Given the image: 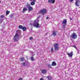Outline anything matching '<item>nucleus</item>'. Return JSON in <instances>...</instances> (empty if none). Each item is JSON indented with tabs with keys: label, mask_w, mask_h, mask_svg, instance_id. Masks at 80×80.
<instances>
[{
	"label": "nucleus",
	"mask_w": 80,
	"mask_h": 80,
	"mask_svg": "<svg viewBox=\"0 0 80 80\" xmlns=\"http://www.w3.org/2000/svg\"><path fill=\"white\" fill-rule=\"evenodd\" d=\"M15 36L13 39L14 40V42L17 41L19 40V37H20V35L21 34V31L19 30H17Z\"/></svg>",
	"instance_id": "f257e3e1"
},
{
	"label": "nucleus",
	"mask_w": 80,
	"mask_h": 80,
	"mask_svg": "<svg viewBox=\"0 0 80 80\" xmlns=\"http://www.w3.org/2000/svg\"><path fill=\"white\" fill-rule=\"evenodd\" d=\"M33 25L34 27H36V28H40V24L38 23V22H35L33 23Z\"/></svg>",
	"instance_id": "f03ea898"
},
{
	"label": "nucleus",
	"mask_w": 80,
	"mask_h": 80,
	"mask_svg": "<svg viewBox=\"0 0 80 80\" xmlns=\"http://www.w3.org/2000/svg\"><path fill=\"white\" fill-rule=\"evenodd\" d=\"M47 12V9H43L40 10V13L42 14V15H44V14L46 13Z\"/></svg>",
	"instance_id": "7ed1b4c3"
},
{
	"label": "nucleus",
	"mask_w": 80,
	"mask_h": 80,
	"mask_svg": "<svg viewBox=\"0 0 80 80\" xmlns=\"http://www.w3.org/2000/svg\"><path fill=\"white\" fill-rule=\"evenodd\" d=\"M63 28H65L67 25V20L65 19H64L63 20L62 23Z\"/></svg>",
	"instance_id": "20e7f679"
},
{
	"label": "nucleus",
	"mask_w": 80,
	"mask_h": 80,
	"mask_svg": "<svg viewBox=\"0 0 80 80\" xmlns=\"http://www.w3.org/2000/svg\"><path fill=\"white\" fill-rule=\"evenodd\" d=\"M75 4L77 7H79L80 5V1L79 0H76L75 2Z\"/></svg>",
	"instance_id": "39448f33"
},
{
	"label": "nucleus",
	"mask_w": 80,
	"mask_h": 80,
	"mask_svg": "<svg viewBox=\"0 0 80 80\" xmlns=\"http://www.w3.org/2000/svg\"><path fill=\"white\" fill-rule=\"evenodd\" d=\"M71 37L73 39H75V38H77V35L75 33H74L72 34Z\"/></svg>",
	"instance_id": "423d86ee"
},
{
	"label": "nucleus",
	"mask_w": 80,
	"mask_h": 80,
	"mask_svg": "<svg viewBox=\"0 0 80 80\" xmlns=\"http://www.w3.org/2000/svg\"><path fill=\"white\" fill-rule=\"evenodd\" d=\"M58 44L57 43H56L54 45V49L55 50H58Z\"/></svg>",
	"instance_id": "0eeeda50"
},
{
	"label": "nucleus",
	"mask_w": 80,
	"mask_h": 80,
	"mask_svg": "<svg viewBox=\"0 0 80 80\" xmlns=\"http://www.w3.org/2000/svg\"><path fill=\"white\" fill-rule=\"evenodd\" d=\"M48 2L49 3H54L55 0H48Z\"/></svg>",
	"instance_id": "6e6552de"
},
{
	"label": "nucleus",
	"mask_w": 80,
	"mask_h": 80,
	"mask_svg": "<svg viewBox=\"0 0 80 80\" xmlns=\"http://www.w3.org/2000/svg\"><path fill=\"white\" fill-rule=\"evenodd\" d=\"M68 55L70 57H72L73 55V52H72L71 53H68Z\"/></svg>",
	"instance_id": "1a4fd4ad"
},
{
	"label": "nucleus",
	"mask_w": 80,
	"mask_h": 80,
	"mask_svg": "<svg viewBox=\"0 0 80 80\" xmlns=\"http://www.w3.org/2000/svg\"><path fill=\"white\" fill-rule=\"evenodd\" d=\"M32 10H33V8L31 6L28 8V10L29 11H32Z\"/></svg>",
	"instance_id": "9d476101"
},
{
	"label": "nucleus",
	"mask_w": 80,
	"mask_h": 80,
	"mask_svg": "<svg viewBox=\"0 0 80 80\" xmlns=\"http://www.w3.org/2000/svg\"><path fill=\"white\" fill-rule=\"evenodd\" d=\"M27 8H24L23 9V11H22V13H24L25 11H27Z\"/></svg>",
	"instance_id": "9b49d317"
},
{
	"label": "nucleus",
	"mask_w": 80,
	"mask_h": 80,
	"mask_svg": "<svg viewBox=\"0 0 80 80\" xmlns=\"http://www.w3.org/2000/svg\"><path fill=\"white\" fill-rule=\"evenodd\" d=\"M52 34L53 35H54V37L55 36H56L57 35V34L56 33V32L55 31H53V32H52Z\"/></svg>",
	"instance_id": "f8f14e48"
},
{
	"label": "nucleus",
	"mask_w": 80,
	"mask_h": 80,
	"mask_svg": "<svg viewBox=\"0 0 80 80\" xmlns=\"http://www.w3.org/2000/svg\"><path fill=\"white\" fill-rule=\"evenodd\" d=\"M42 73H47V71L45 70H42Z\"/></svg>",
	"instance_id": "ddd939ff"
},
{
	"label": "nucleus",
	"mask_w": 80,
	"mask_h": 80,
	"mask_svg": "<svg viewBox=\"0 0 80 80\" xmlns=\"http://www.w3.org/2000/svg\"><path fill=\"white\" fill-rule=\"evenodd\" d=\"M46 78H48V80H52V77L50 76H48L47 77H46Z\"/></svg>",
	"instance_id": "4468645a"
},
{
	"label": "nucleus",
	"mask_w": 80,
	"mask_h": 80,
	"mask_svg": "<svg viewBox=\"0 0 80 80\" xmlns=\"http://www.w3.org/2000/svg\"><path fill=\"white\" fill-rule=\"evenodd\" d=\"M57 65V63L55 62H53L52 63V66H55Z\"/></svg>",
	"instance_id": "2eb2a0df"
},
{
	"label": "nucleus",
	"mask_w": 80,
	"mask_h": 80,
	"mask_svg": "<svg viewBox=\"0 0 80 80\" xmlns=\"http://www.w3.org/2000/svg\"><path fill=\"white\" fill-rule=\"evenodd\" d=\"M22 30L23 31H25L27 30V28L25 27H22Z\"/></svg>",
	"instance_id": "dca6fc26"
},
{
	"label": "nucleus",
	"mask_w": 80,
	"mask_h": 80,
	"mask_svg": "<svg viewBox=\"0 0 80 80\" xmlns=\"http://www.w3.org/2000/svg\"><path fill=\"white\" fill-rule=\"evenodd\" d=\"M35 1H32L31 3V5H35Z\"/></svg>",
	"instance_id": "f3484780"
},
{
	"label": "nucleus",
	"mask_w": 80,
	"mask_h": 80,
	"mask_svg": "<svg viewBox=\"0 0 80 80\" xmlns=\"http://www.w3.org/2000/svg\"><path fill=\"white\" fill-rule=\"evenodd\" d=\"M19 28H20V29H22L23 28V26L22 25H20L18 26Z\"/></svg>",
	"instance_id": "a211bd4d"
},
{
	"label": "nucleus",
	"mask_w": 80,
	"mask_h": 80,
	"mask_svg": "<svg viewBox=\"0 0 80 80\" xmlns=\"http://www.w3.org/2000/svg\"><path fill=\"white\" fill-rule=\"evenodd\" d=\"M26 6H27V8H28L29 7H31L30 4H27L26 5Z\"/></svg>",
	"instance_id": "6ab92c4d"
},
{
	"label": "nucleus",
	"mask_w": 80,
	"mask_h": 80,
	"mask_svg": "<svg viewBox=\"0 0 80 80\" xmlns=\"http://www.w3.org/2000/svg\"><path fill=\"white\" fill-rule=\"evenodd\" d=\"M6 15H8L9 13H10V11H8V10H7L6 11Z\"/></svg>",
	"instance_id": "aec40b11"
},
{
	"label": "nucleus",
	"mask_w": 80,
	"mask_h": 80,
	"mask_svg": "<svg viewBox=\"0 0 80 80\" xmlns=\"http://www.w3.org/2000/svg\"><path fill=\"white\" fill-rule=\"evenodd\" d=\"M25 60V58H21V60H20V62H23V60Z\"/></svg>",
	"instance_id": "412c9836"
},
{
	"label": "nucleus",
	"mask_w": 80,
	"mask_h": 80,
	"mask_svg": "<svg viewBox=\"0 0 80 80\" xmlns=\"http://www.w3.org/2000/svg\"><path fill=\"white\" fill-rule=\"evenodd\" d=\"M21 65H22V66H25V62H23L21 63Z\"/></svg>",
	"instance_id": "4be33fe9"
},
{
	"label": "nucleus",
	"mask_w": 80,
	"mask_h": 80,
	"mask_svg": "<svg viewBox=\"0 0 80 80\" xmlns=\"http://www.w3.org/2000/svg\"><path fill=\"white\" fill-rule=\"evenodd\" d=\"M31 61H34V58L33 57H31Z\"/></svg>",
	"instance_id": "5701e85b"
},
{
	"label": "nucleus",
	"mask_w": 80,
	"mask_h": 80,
	"mask_svg": "<svg viewBox=\"0 0 80 80\" xmlns=\"http://www.w3.org/2000/svg\"><path fill=\"white\" fill-rule=\"evenodd\" d=\"M9 17L10 18H13V14H11L10 16H9Z\"/></svg>",
	"instance_id": "b1692460"
},
{
	"label": "nucleus",
	"mask_w": 80,
	"mask_h": 80,
	"mask_svg": "<svg viewBox=\"0 0 80 80\" xmlns=\"http://www.w3.org/2000/svg\"><path fill=\"white\" fill-rule=\"evenodd\" d=\"M51 53H53V48H51Z\"/></svg>",
	"instance_id": "393cba45"
},
{
	"label": "nucleus",
	"mask_w": 80,
	"mask_h": 80,
	"mask_svg": "<svg viewBox=\"0 0 80 80\" xmlns=\"http://www.w3.org/2000/svg\"><path fill=\"white\" fill-rule=\"evenodd\" d=\"M0 17L1 18H3V17H4V16H3V15H2Z\"/></svg>",
	"instance_id": "a878e982"
},
{
	"label": "nucleus",
	"mask_w": 80,
	"mask_h": 80,
	"mask_svg": "<svg viewBox=\"0 0 80 80\" xmlns=\"http://www.w3.org/2000/svg\"><path fill=\"white\" fill-rule=\"evenodd\" d=\"M29 39H30V40H32V39H33V37H30L29 38Z\"/></svg>",
	"instance_id": "bb28decb"
},
{
	"label": "nucleus",
	"mask_w": 80,
	"mask_h": 80,
	"mask_svg": "<svg viewBox=\"0 0 80 80\" xmlns=\"http://www.w3.org/2000/svg\"><path fill=\"white\" fill-rule=\"evenodd\" d=\"M73 47H74V48H75L76 49H77V47L75 46H73Z\"/></svg>",
	"instance_id": "cd10ccee"
},
{
	"label": "nucleus",
	"mask_w": 80,
	"mask_h": 80,
	"mask_svg": "<svg viewBox=\"0 0 80 80\" xmlns=\"http://www.w3.org/2000/svg\"><path fill=\"white\" fill-rule=\"evenodd\" d=\"M40 80H44L43 78H41L40 79Z\"/></svg>",
	"instance_id": "c85d7f7f"
},
{
	"label": "nucleus",
	"mask_w": 80,
	"mask_h": 80,
	"mask_svg": "<svg viewBox=\"0 0 80 80\" xmlns=\"http://www.w3.org/2000/svg\"><path fill=\"white\" fill-rule=\"evenodd\" d=\"M48 17H47V18H46V19L47 20L48 19Z\"/></svg>",
	"instance_id": "c756f323"
},
{
	"label": "nucleus",
	"mask_w": 80,
	"mask_h": 80,
	"mask_svg": "<svg viewBox=\"0 0 80 80\" xmlns=\"http://www.w3.org/2000/svg\"><path fill=\"white\" fill-rule=\"evenodd\" d=\"M70 2H73V0H70Z\"/></svg>",
	"instance_id": "7c9ffc66"
},
{
	"label": "nucleus",
	"mask_w": 80,
	"mask_h": 80,
	"mask_svg": "<svg viewBox=\"0 0 80 80\" xmlns=\"http://www.w3.org/2000/svg\"><path fill=\"white\" fill-rule=\"evenodd\" d=\"M70 19L71 20H72V19L71 18H70Z\"/></svg>",
	"instance_id": "2f4dec72"
},
{
	"label": "nucleus",
	"mask_w": 80,
	"mask_h": 80,
	"mask_svg": "<svg viewBox=\"0 0 80 80\" xmlns=\"http://www.w3.org/2000/svg\"><path fill=\"white\" fill-rule=\"evenodd\" d=\"M30 25L32 27V25L31 24Z\"/></svg>",
	"instance_id": "473e14b6"
},
{
	"label": "nucleus",
	"mask_w": 80,
	"mask_h": 80,
	"mask_svg": "<svg viewBox=\"0 0 80 80\" xmlns=\"http://www.w3.org/2000/svg\"><path fill=\"white\" fill-rule=\"evenodd\" d=\"M11 5H12V3H11Z\"/></svg>",
	"instance_id": "72a5a7b5"
},
{
	"label": "nucleus",
	"mask_w": 80,
	"mask_h": 80,
	"mask_svg": "<svg viewBox=\"0 0 80 80\" xmlns=\"http://www.w3.org/2000/svg\"><path fill=\"white\" fill-rule=\"evenodd\" d=\"M1 3V1H0V3Z\"/></svg>",
	"instance_id": "f704fd0d"
}]
</instances>
